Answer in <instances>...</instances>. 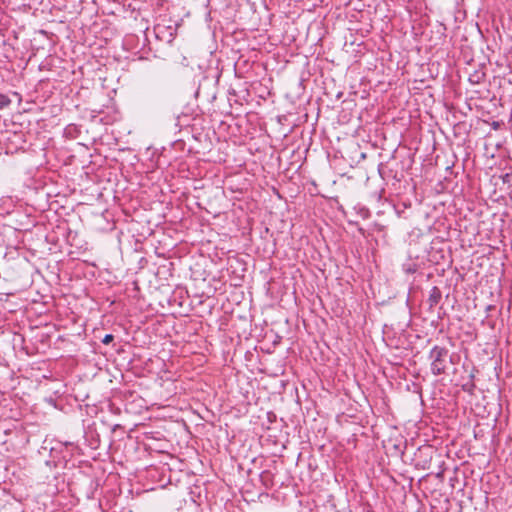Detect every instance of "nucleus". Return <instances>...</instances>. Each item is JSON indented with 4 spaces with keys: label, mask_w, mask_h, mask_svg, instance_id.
Returning a JSON list of instances; mask_svg holds the SVG:
<instances>
[{
    "label": "nucleus",
    "mask_w": 512,
    "mask_h": 512,
    "mask_svg": "<svg viewBox=\"0 0 512 512\" xmlns=\"http://www.w3.org/2000/svg\"><path fill=\"white\" fill-rule=\"evenodd\" d=\"M454 363V357L452 354H435V358L432 361L431 369L435 375L446 373L452 368Z\"/></svg>",
    "instance_id": "nucleus-1"
},
{
    "label": "nucleus",
    "mask_w": 512,
    "mask_h": 512,
    "mask_svg": "<svg viewBox=\"0 0 512 512\" xmlns=\"http://www.w3.org/2000/svg\"><path fill=\"white\" fill-rule=\"evenodd\" d=\"M442 298V293L437 286L432 287L429 293V297L427 302L429 303V308L432 309L436 306Z\"/></svg>",
    "instance_id": "nucleus-2"
},
{
    "label": "nucleus",
    "mask_w": 512,
    "mask_h": 512,
    "mask_svg": "<svg viewBox=\"0 0 512 512\" xmlns=\"http://www.w3.org/2000/svg\"><path fill=\"white\" fill-rule=\"evenodd\" d=\"M378 172L381 178L385 179L386 177L392 176L393 178H396V175H392V170L386 169L385 165L383 163H380L378 166Z\"/></svg>",
    "instance_id": "nucleus-3"
},
{
    "label": "nucleus",
    "mask_w": 512,
    "mask_h": 512,
    "mask_svg": "<svg viewBox=\"0 0 512 512\" xmlns=\"http://www.w3.org/2000/svg\"><path fill=\"white\" fill-rule=\"evenodd\" d=\"M10 104H11L10 98L5 94L0 93V109H3L5 107L9 106Z\"/></svg>",
    "instance_id": "nucleus-4"
},
{
    "label": "nucleus",
    "mask_w": 512,
    "mask_h": 512,
    "mask_svg": "<svg viewBox=\"0 0 512 512\" xmlns=\"http://www.w3.org/2000/svg\"><path fill=\"white\" fill-rule=\"evenodd\" d=\"M114 340V336L112 334H106L102 339L101 342L103 344H109Z\"/></svg>",
    "instance_id": "nucleus-5"
},
{
    "label": "nucleus",
    "mask_w": 512,
    "mask_h": 512,
    "mask_svg": "<svg viewBox=\"0 0 512 512\" xmlns=\"http://www.w3.org/2000/svg\"><path fill=\"white\" fill-rule=\"evenodd\" d=\"M493 309H495V306H493V305H488V306L486 307V311H491V310H493Z\"/></svg>",
    "instance_id": "nucleus-6"
},
{
    "label": "nucleus",
    "mask_w": 512,
    "mask_h": 512,
    "mask_svg": "<svg viewBox=\"0 0 512 512\" xmlns=\"http://www.w3.org/2000/svg\"><path fill=\"white\" fill-rule=\"evenodd\" d=\"M437 349H438V347L435 346L434 348H432L431 353L437 352Z\"/></svg>",
    "instance_id": "nucleus-7"
},
{
    "label": "nucleus",
    "mask_w": 512,
    "mask_h": 512,
    "mask_svg": "<svg viewBox=\"0 0 512 512\" xmlns=\"http://www.w3.org/2000/svg\"><path fill=\"white\" fill-rule=\"evenodd\" d=\"M117 352L121 353V352H123V349H118Z\"/></svg>",
    "instance_id": "nucleus-8"
}]
</instances>
